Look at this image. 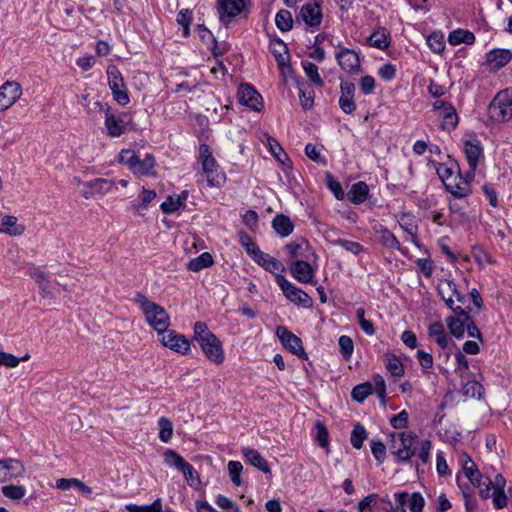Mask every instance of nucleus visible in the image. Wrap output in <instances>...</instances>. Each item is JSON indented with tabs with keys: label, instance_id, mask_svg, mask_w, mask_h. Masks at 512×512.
Segmentation results:
<instances>
[{
	"label": "nucleus",
	"instance_id": "6ab92c4d",
	"mask_svg": "<svg viewBox=\"0 0 512 512\" xmlns=\"http://www.w3.org/2000/svg\"><path fill=\"white\" fill-rule=\"evenodd\" d=\"M239 102L254 111H260L263 106L261 95L249 84H241L238 88Z\"/></svg>",
	"mask_w": 512,
	"mask_h": 512
},
{
	"label": "nucleus",
	"instance_id": "774afa93",
	"mask_svg": "<svg viewBox=\"0 0 512 512\" xmlns=\"http://www.w3.org/2000/svg\"><path fill=\"white\" fill-rule=\"evenodd\" d=\"M427 45L434 53H441L445 48V43L442 37L436 34H431L428 36Z\"/></svg>",
	"mask_w": 512,
	"mask_h": 512
},
{
	"label": "nucleus",
	"instance_id": "f257e3e1",
	"mask_svg": "<svg viewBox=\"0 0 512 512\" xmlns=\"http://www.w3.org/2000/svg\"><path fill=\"white\" fill-rule=\"evenodd\" d=\"M194 339L199 343L208 360L215 364H221L224 361V351L220 340L204 322L198 321L194 324Z\"/></svg>",
	"mask_w": 512,
	"mask_h": 512
},
{
	"label": "nucleus",
	"instance_id": "bb28decb",
	"mask_svg": "<svg viewBox=\"0 0 512 512\" xmlns=\"http://www.w3.org/2000/svg\"><path fill=\"white\" fill-rule=\"evenodd\" d=\"M367 43L369 46L384 50L390 46L391 36L387 29L383 27H378L375 29L372 34L367 39Z\"/></svg>",
	"mask_w": 512,
	"mask_h": 512
},
{
	"label": "nucleus",
	"instance_id": "338daca9",
	"mask_svg": "<svg viewBox=\"0 0 512 512\" xmlns=\"http://www.w3.org/2000/svg\"><path fill=\"white\" fill-rule=\"evenodd\" d=\"M371 452L375 459L382 464L386 459V447L381 441H372Z\"/></svg>",
	"mask_w": 512,
	"mask_h": 512
},
{
	"label": "nucleus",
	"instance_id": "20e7f679",
	"mask_svg": "<svg viewBox=\"0 0 512 512\" xmlns=\"http://www.w3.org/2000/svg\"><path fill=\"white\" fill-rule=\"evenodd\" d=\"M416 441L417 435L412 432L392 433L390 440L391 453L399 461L407 462L416 455Z\"/></svg>",
	"mask_w": 512,
	"mask_h": 512
},
{
	"label": "nucleus",
	"instance_id": "a878e982",
	"mask_svg": "<svg viewBox=\"0 0 512 512\" xmlns=\"http://www.w3.org/2000/svg\"><path fill=\"white\" fill-rule=\"evenodd\" d=\"M379 242L388 249H395L400 251L403 255H407V249L402 248L399 240L396 236L384 226H380L376 229Z\"/></svg>",
	"mask_w": 512,
	"mask_h": 512
},
{
	"label": "nucleus",
	"instance_id": "58836bf2",
	"mask_svg": "<svg viewBox=\"0 0 512 512\" xmlns=\"http://www.w3.org/2000/svg\"><path fill=\"white\" fill-rule=\"evenodd\" d=\"M385 368L394 377H402L404 375V366L397 356L386 354L384 359Z\"/></svg>",
	"mask_w": 512,
	"mask_h": 512
},
{
	"label": "nucleus",
	"instance_id": "bf43d9fd",
	"mask_svg": "<svg viewBox=\"0 0 512 512\" xmlns=\"http://www.w3.org/2000/svg\"><path fill=\"white\" fill-rule=\"evenodd\" d=\"M335 243L336 245L342 247L343 249L352 253L353 255H358L364 251V247L360 243L355 241L338 239Z\"/></svg>",
	"mask_w": 512,
	"mask_h": 512
},
{
	"label": "nucleus",
	"instance_id": "4c0bfd02",
	"mask_svg": "<svg viewBox=\"0 0 512 512\" xmlns=\"http://www.w3.org/2000/svg\"><path fill=\"white\" fill-rule=\"evenodd\" d=\"M0 231L12 236H18L24 232V227L17 224L15 216L7 215L1 220Z\"/></svg>",
	"mask_w": 512,
	"mask_h": 512
},
{
	"label": "nucleus",
	"instance_id": "864d4df0",
	"mask_svg": "<svg viewBox=\"0 0 512 512\" xmlns=\"http://www.w3.org/2000/svg\"><path fill=\"white\" fill-rule=\"evenodd\" d=\"M239 242L251 258L256 255L257 251H260L259 247L252 241L251 237L246 232L239 233Z\"/></svg>",
	"mask_w": 512,
	"mask_h": 512
},
{
	"label": "nucleus",
	"instance_id": "1a4fd4ad",
	"mask_svg": "<svg viewBox=\"0 0 512 512\" xmlns=\"http://www.w3.org/2000/svg\"><path fill=\"white\" fill-rule=\"evenodd\" d=\"M276 283L289 301L304 308L312 306V298L302 289L289 282L283 275L276 274Z\"/></svg>",
	"mask_w": 512,
	"mask_h": 512
},
{
	"label": "nucleus",
	"instance_id": "2f4dec72",
	"mask_svg": "<svg viewBox=\"0 0 512 512\" xmlns=\"http://www.w3.org/2000/svg\"><path fill=\"white\" fill-rule=\"evenodd\" d=\"M428 335L440 348L445 349L448 346L449 339L442 323H431L428 327Z\"/></svg>",
	"mask_w": 512,
	"mask_h": 512
},
{
	"label": "nucleus",
	"instance_id": "393cba45",
	"mask_svg": "<svg viewBox=\"0 0 512 512\" xmlns=\"http://www.w3.org/2000/svg\"><path fill=\"white\" fill-rule=\"evenodd\" d=\"M472 180L473 179L467 178L466 172L464 177L459 175L458 178H455L452 181H448L445 187L447 191H449L455 197L463 198L471 193L470 182Z\"/></svg>",
	"mask_w": 512,
	"mask_h": 512
},
{
	"label": "nucleus",
	"instance_id": "4be33fe9",
	"mask_svg": "<svg viewBox=\"0 0 512 512\" xmlns=\"http://www.w3.org/2000/svg\"><path fill=\"white\" fill-rule=\"evenodd\" d=\"M339 106L345 114H352L356 110L354 102L355 85L351 82H342Z\"/></svg>",
	"mask_w": 512,
	"mask_h": 512
},
{
	"label": "nucleus",
	"instance_id": "79ce46f5",
	"mask_svg": "<svg viewBox=\"0 0 512 512\" xmlns=\"http://www.w3.org/2000/svg\"><path fill=\"white\" fill-rule=\"evenodd\" d=\"M439 116L443 118V128L445 126H449L450 128L454 129L458 124V115L456 113L455 108L452 106V104H449L448 106H445L444 109H442L440 112H438Z\"/></svg>",
	"mask_w": 512,
	"mask_h": 512
},
{
	"label": "nucleus",
	"instance_id": "b1692460",
	"mask_svg": "<svg viewBox=\"0 0 512 512\" xmlns=\"http://www.w3.org/2000/svg\"><path fill=\"white\" fill-rule=\"evenodd\" d=\"M512 59V54L506 49H493L486 55L487 65L491 70L497 71L506 66Z\"/></svg>",
	"mask_w": 512,
	"mask_h": 512
},
{
	"label": "nucleus",
	"instance_id": "a18cd8bd",
	"mask_svg": "<svg viewBox=\"0 0 512 512\" xmlns=\"http://www.w3.org/2000/svg\"><path fill=\"white\" fill-rule=\"evenodd\" d=\"M158 429H159V439L167 443L170 441L173 435V425L172 422L166 417H160L158 420Z\"/></svg>",
	"mask_w": 512,
	"mask_h": 512
},
{
	"label": "nucleus",
	"instance_id": "052dcab7",
	"mask_svg": "<svg viewBox=\"0 0 512 512\" xmlns=\"http://www.w3.org/2000/svg\"><path fill=\"white\" fill-rule=\"evenodd\" d=\"M409 509L411 512H422L425 506V500L419 492L409 495Z\"/></svg>",
	"mask_w": 512,
	"mask_h": 512
},
{
	"label": "nucleus",
	"instance_id": "c756f323",
	"mask_svg": "<svg viewBox=\"0 0 512 512\" xmlns=\"http://www.w3.org/2000/svg\"><path fill=\"white\" fill-rule=\"evenodd\" d=\"M243 456L245 461L255 468L259 469L263 473H269L270 468L267 461L261 456V454L255 449H243Z\"/></svg>",
	"mask_w": 512,
	"mask_h": 512
},
{
	"label": "nucleus",
	"instance_id": "72a5a7b5",
	"mask_svg": "<svg viewBox=\"0 0 512 512\" xmlns=\"http://www.w3.org/2000/svg\"><path fill=\"white\" fill-rule=\"evenodd\" d=\"M289 256L291 258H307V252H309V244L305 239H297L293 242L288 243L285 246Z\"/></svg>",
	"mask_w": 512,
	"mask_h": 512
},
{
	"label": "nucleus",
	"instance_id": "e2e57ef3",
	"mask_svg": "<svg viewBox=\"0 0 512 512\" xmlns=\"http://www.w3.org/2000/svg\"><path fill=\"white\" fill-rule=\"evenodd\" d=\"M161 210L166 214L174 213L179 210L181 206V200H178L174 196H169L167 199L161 204Z\"/></svg>",
	"mask_w": 512,
	"mask_h": 512
},
{
	"label": "nucleus",
	"instance_id": "3c124183",
	"mask_svg": "<svg viewBox=\"0 0 512 512\" xmlns=\"http://www.w3.org/2000/svg\"><path fill=\"white\" fill-rule=\"evenodd\" d=\"M161 506L162 500L160 498H157L150 505L138 506L136 504H128L126 505V510L129 512H160Z\"/></svg>",
	"mask_w": 512,
	"mask_h": 512
},
{
	"label": "nucleus",
	"instance_id": "2eb2a0df",
	"mask_svg": "<svg viewBox=\"0 0 512 512\" xmlns=\"http://www.w3.org/2000/svg\"><path fill=\"white\" fill-rule=\"evenodd\" d=\"M335 58L345 72L349 74L360 72V58L354 50L338 45Z\"/></svg>",
	"mask_w": 512,
	"mask_h": 512
},
{
	"label": "nucleus",
	"instance_id": "f3484780",
	"mask_svg": "<svg viewBox=\"0 0 512 512\" xmlns=\"http://www.w3.org/2000/svg\"><path fill=\"white\" fill-rule=\"evenodd\" d=\"M129 121L125 113L115 114L108 106L105 110V127L111 137H120L126 130Z\"/></svg>",
	"mask_w": 512,
	"mask_h": 512
},
{
	"label": "nucleus",
	"instance_id": "c03bdc74",
	"mask_svg": "<svg viewBox=\"0 0 512 512\" xmlns=\"http://www.w3.org/2000/svg\"><path fill=\"white\" fill-rule=\"evenodd\" d=\"M2 494L13 501L21 500L26 495V489L21 485H5L1 488Z\"/></svg>",
	"mask_w": 512,
	"mask_h": 512
},
{
	"label": "nucleus",
	"instance_id": "4468645a",
	"mask_svg": "<svg viewBox=\"0 0 512 512\" xmlns=\"http://www.w3.org/2000/svg\"><path fill=\"white\" fill-rule=\"evenodd\" d=\"M276 335L280 339L282 345L285 348H287L292 354L298 356L300 359L308 358V355L302 346L301 339L292 332H290L286 327H277Z\"/></svg>",
	"mask_w": 512,
	"mask_h": 512
},
{
	"label": "nucleus",
	"instance_id": "c9c22d12",
	"mask_svg": "<svg viewBox=\"0 0 512 512\" xmlns=\"http://www.w3.org/2000/svg\"><path fill=\"white\" fill-rule=\"evenodd\" d=\"M155 166L154 157L151 154H145L143 159L137 156L136 161L131 169L135 174L149 175Z\"/></svg>",
	"mask_w": 512,
	"mask_h": 512
},
{
	"label": "nucleus",
	"instance_id": "7c9ffc66",
	"mask_svg": "<svg viewBox=\"0 0 512 512\" xmlns=\"http://www.w3.org/2000/svg\"><path fill=\"white\" fill-rule=\"evenodd\" d=\"M56 488L59 490H68L70 488H75L79 490L84 495H90L92 493V488L87 486L84 482L76 478H60L56 481Z\"/></svg>",
	"mask_w": 512,
	"mask_h": 512
},
{
	"label": "nucleus",
	"instance_id": "37998d69",
	"mask_svg": "<svg viewBox=\"0 0 512 512\" xmlns=\"http://www.w3.org/2000/svg\"><path fill=\"white\" fill-rule=\"evenodd\" d=\"M302 67L304 69L306 76L314 85L318 87L323 86L324 82L318 72V67L314 63L309 61H303Z\"/></svg>",
	"mask_w": 512,
	"mask_h": 512
},
{
	"label": "nucleus",
	"instance_id": "9b49d317",
	"mask_svg": "<svg viewBox=\"0 0 512 512\" xmlns=\"http://www.w3.org/2000/svg\"><path fill=\"white\" fill-rule=\"evenodd\" d=\"M463 152L469 166L467 178L474 179L476 168L484 158L483 146L478 139L473 138L464 142Z\"/></svg>",
	"mask_w": 512,
	"mask_h": 512
},
{
	"label": "nucleus",
	"instance_id": "680f3d73",
	"mask_svg": "<svg viewBox=\"0 0 512 512\" xmlns=\"http://www.w3.org/2000/svg\"><path fill=\"white\" fill-rule=\"evenodd\" d=\"M456 368L455 371L461 376L465 377L466 372L469 369V362L467 357L460 351L455 354Z\"/></svg>",
	"mask_w": 512,
	"mask_h": 512
},
{
	"label": "nucleus",
	"instance_id": "de8ad7c7",
	"mask_svg": "<svg viewBox=\"0 0 512 512\" xmlns=\"http://www.w3.org/2000/svg\"><path fill=\"white\" fill-rule=\"evenodd\" d=\"M399 224H400L401 228L405 232V238H404L405 241H410L416 247H420V244H419V241H418V236H417V232H418L417 225H415L413 223L404 222L403 218L401 219Z\"/></svg>",
	"mask_w": 512,
	"mask_h": 512
},
{
	"label": "nucleus",
	"instance_id": "f03ea898",
	"mask_svg": "<svg viewBox=\"0 0 512 512\" xmlns=\"http://www.w3.org/2000/svg\"><path fill=\"white\" fill-rule=\"evenodd\" d=\"M134 302L143 312L147 323L157 331L158 335L169 327L170 317L162 306L149 300L142 293H136Z\"/></svg>",
	"mask_w": 512,
	"mask_h": 512
},
{
	"label": "nucleus",
	"instance_id": "39448f33",
	"mask_svg": "<svg viewBox=\"0 0 512 512\" xmlns=\"http://www.w3.org/2000/svg\"><path fill=\"white\" fill-rule=\"evenodd\" d=\"M491 119L499 122L512 119V87L498 92L488 105Z\"/></svg>",
	"mask_w": 512,
	"mask_h": 512
},
{
	"label": "nucleus",
	"instance_id": "a19ab883",
	"mask_svg": "<svg viewBox=\"0 0 512 512\" xmlns=\"http://www.w3.org/2000/svg\"><path fill=\"white\" fill-rule=\"evenodd\" d=\"M275 24L282 32H288L293 27V19L290 11L282 9L275 16Z\"/></svg>",
	"mask_w": 512,
	"mask_h": 512
},
{
	"label": "nucleus",
	"instance_id": "f8f14e48",
	"mask_svg": "<svg viewBox=\"0 0 512 512\" xmlns=\"http://www.w3.org/2000/svg\"><path fill=\"white\" fill-rule=\"evenodd\" d=\"M160 342L167 348L173 350L182 355H186L190 351V342L189 340L182 334L176 332L175 330H169L168 328L160 333L159 335Z\"/></svg>",
	"mask_w": 512,
	"mask_h": 512
},
{
	"label": "nucleus",
	"instance_id": "4d7b16f0",
	"mask_svg": "<svg viewBox=\"0 0 512 512\" xmlns=\"http://www.w3.org/2000/svg\"><path fill=\"white\" fill-rule=\"evenodd\" d=\"M459 314L461 316H465V320L467 322L466 326H465V330H467L468 335L472 338H477L481 341L482 340L481 332L478 329V327L476 326V324L473 322V320L471 319L469 313L464 309V310H461V312Z\"/></svg>",
	"mask_w": 512,
	"mask_h": 512
},
{
	"label": "nucleus",
	"instance_id": "8fccbe9b",
	"mask_svg": "<svg viewBox=\"0 0 512 512\" xmlns=\"http://www.w3.org/2000/svg\"><path fill=\"white\" fill-rule=\"evenodd\" d=\"M338 344L342 357L345 360H349L354 351L353 340L347 335H342L338 340Z\"/></svg>",
	"mask_w": 512,
	"mask_h": 512
},
{
	"label": "nucleus",
	"instance_id": "9d476101",
	"mask_svg": "<svg viewBox=\"0 0 512 512\" xmlns=\"http://www.w3.org/2000/svg\"><path fill=\"white\" fill-rule=\"evenodd\" d=\"M296 19L304 22L312 31L317 30L323 19L322 0H309L303 4Z\"/></svg>",
	"mask_w": 512,
	"mask_h": 512
},
{
	"label": "nucleus",
	"instance_id": "473e14b6",
	"mask_svg": "<svg viewBox=\"0 0 512 512\" xmlns=\"http://www.w3.org/2000/svg\"><path fill=\"white\" fill-rule=\"evenodd\" d=\"M272 227L275 230V232L281 237H287L293 232L294 229V225L291 222L290 218L283 214L275 216V218L272 221Z\"/></svg>",
	"mask_w": 512,
	"mask_h": 512
},
{
	"label": "nucleus",
	"instance_id": "5701e85b",
	"mask_svg": "<svg viewBox=\"0 0 512 512\" xmlns=\"http://www.w3.org/2000/svg\"><path fill=\"white\" fill-rule=\"evenodd\" d=\"M459 462L462 465L463 472L469 481L477 487L482 485V474L478 470L477 466L467 453H462L459 456Z\"/></svg>",
	"mask_w": 512,
	"mask_h": 512
},
{
	"label": "nucleus",
	"instance_id": "cd10ccee",
	"mask_svg": "<svg viewBox=\"0 0 512 512\" xmlns=\"http://www.w3.org/2000/svg\"><path fill=\"white\" fill-rule=\"evenodd\" d=\"M270 51L274 55L279 68L285 67L289 62V53L286 44L281 39L270 42Z\"/></svg>",
	"mask_w": 512,
	"mask_h": 512
},
{
	"label": "nucleus",
	"instance_id": "a211bd4d",
	"mask_svg": "<svg viewBox=\"0 0 512 512\" xmlns=\"http://www.w3.org/2000/svg\"><path fill=\"white\" fill-rule=\"evenodd\" d=\"M24 472L25 467L21 461L13 458L0 460V483L21 477Z\"/></svg>",
	"mask_w": 512,
	"mask_h": 512
},
{
	"label": "nucleus",
	"instance_id": "0e129e2a",
	"mask_svg": "<svg viewBox=\"0 0 512 512\" xmlns=\"http://www.w3.org/2000/svg\"><path fill=\"white\" fill-rule=\"evenodd\" d=\"M268 144L271 153L277 158L280 162L284 163L285 160H288L287 154L284 152L282 147L279 145L276 139L268 138Z\"/></svg>",
	"mask_w": 512,
	"mask_h": 512
},
{
	"label": "nucleus",
	"instance_id": "09e8293b",
	"mask_svg": "<svg viewBox=\"0 0 512 512\" xmlns=\"http://www.w3.org/2000/svg\"><path fill=\"white\" fill-rule=\"evenodd\" d=\"M366 437L367 433L365 428L360 424L355 425L350 437L352 446L355 449H360L363 446V442L366 439Z\"/></svg>",
	"mask_w": 512,
	"mask_h": 512
},
{
	"label": "nucleus",
	"instance_id": "ddd939ff",
	"mask_svg": "<svg viewBox=\"0 0 512 512\" xmlns=\"http://www.w3.org/2000/svg\"><path fill=\"white\" fill-rule=\"evenodd\" d=\"M82 185L81 194L85 199L97 196L103 197L114 187V181L105 178H96L91 181L79 182Z\"/></svg>",
	"mask_w": 512,
	"mask_h": 512
},
{
	"label": "nucleus",
	"instance_id": "e433bc0d",
	"mask_svg": "<svg viewBox=\"0 0 512 512\" xmlns=\"http://www.w3.org/2000/svg\"><path fill=\"white\" fill-rule=\"evenodd\" d=\"M448 41L453 46L462 43L473 44L475 42V36L471 31L459 28L449 33Z\"/></svg>",
	"mask_w": 512,
	"mask_h": 512
},
{
	"label": "nucleus",
	"instance_id": "aec40b11",
	"mask_svg": "<svg viewBox=\"0 0 512 512\" xmlns=\"http://www.w3.org/2000/svg\"><path fill=\"white\" fill-rule=\"evenodd\" d=\"M290 273L294 279L300 283H313L315 270L304 260H296L289 267Z\"/></svg>",
	"mask_w": 512,
	"mask_h": 512
},
{
	"label": "nucleus",
	"instance_id": "dca6fc26",
	"mask_svg": "<svg viewBox=\"0 0 512 512\" xmlns=\"http://www.w3.org/2000/svg\"><path fill=\"white\" fill-rule=\"evenodd\" d=\"M22 95V87L16 81H6L0 86V115L8 110Z\"/></svg>",
	"mask_w": 512,
	"mask_h": 512
},
{
	"label": "nucleus",
	"instance_id": "ea45409f",
	"mask_svg": "<svg viewBox=\"0 0 512 512\" xmlns=\"http://www.w3.org/2000/svg\"><path fill=\"white\" fill-rule=\"evenodd\" d=\"M213 264V258L210 253L204 252L188 262L187 268L193 272H199Z\"/></svg>",
	"mask_w": 512,
	"mask_h": 512
},
{
	"label": "nucleus",
	"instance_id": "49530a36",
	"mask_svg": "<svg viewBox=\"0 0 512 512\" xmlns=\"http://www.w3.org/2000/svg\"><path fill=\"white\" fill-rule=\"evenodd\" d=\"M463 393L471 398H481L484 393V387L477 380H468L463 386Z\"/></svg>",
	"mask_w": 512,
	"mask_h": 512
},
{
	"label": "nucleus",
	"instance_id": "5fc2aeb1",
	"mask_svg": "<svg viewBox=\"0 0 512 512\" xmlns=\"http://www.w3.org/2000/svg\"><path fill=\"white\" fill-rule=\"evenodd\" d=\"M108 84L110 88L122 87L124 80L116 66H109L107 68Z\"/></svg>",
	"mask_w": 512,
	"mask_h": 512
},
{
	"label": "nucleus",
	"instance_id": "0eeeda50",
	"mask_svg": "<svg viewBox=\"0 0 512 512\" xmlns=\"http://www.w3.org/2000/svg\"><path fill=\"white\" fill-rule=\"evenodd\" d=\"M164 461L167 465L181 471L187 483L196 488L200 484V478L195 468L174 450L168 449L164 453Z\"/></svg>",
	"mask_w": 512,
	"mask_h": 512
},
{
	"label": "nucleus",
	"instance_id": "c85d7f7f",
	"mask_svg": "<svg viewBox=\"0 0 512 512\" xmlns=\"http://www.w3.org/2000/svg\"><path fill=\"white\" fill-rule=\"evenodd\" d=\"M368 193V185L363 181H359L351 186L347 197L351 203L359 205L366 201Z\"/></svg>",
	"mask_w": 512,
	"mask_h": 512
},
{
	"label": "nucleus",
	"instance_id": "423d86ee",
	"mask_svg": "<svg viewBox=\"0 0 512 512\" xmlns=\"http://www.w3.org/2000/svg\"><path fill=\"white\" fill-rule=\"evenodd\" d=\"M250 6L248 0H217L216 2L219 20L225 26H228L237 16L246 17L250 12Z\"/></svg>",
	"mask_w": 512,
	"mask_h": 512
},
{
	"label": "nucleus",
	"instance_id": "6e6d98bb",
	"mask_svg": "<svg viewBox=\"0 0 512 512\" xmlns=\"http://www.w3.org/2000/svg\"><path fill=\"white\" fill-rule=\"evenodd\" d=\"M29 357V354H25L22 358H18L12 354L0 351V365H3L8 368H13L16 367L20 363V361L28 360Z\"/></svg>",
	"mask_w": 512,
	"mask_h": 512
},
{
	"label": "nucleus",
	"instance_id": "6e6552de",
	"mask_svg": "<svg viewBox=\"0 0 512 512\" xmlns=\"http://www.w3.org/2000/svg\"><path fill=\"white\" fill-rule=\"evenodd\" d=\"M437 289L441 299L454 313H460L461 310H464L461 305L465 303L466 298L459 293L454 281L443 280L438 284Z\"/></svg>",
	"mask_w": 512,
	"mask_h": 512
},
{
	"label": "nucleus",
	"instance_id": "69168bd1",
	"mask_svg": "<svg viewBox=\"0 0 512 512\" xmlns=\"http://www.w3.org/2000/svg\"><path fill=\"white\" fill-rule=\"evenodd\" d=\"M417 360L425 373H428L433 366V357L423 350L417 351Z\"/></svg>",
	"mask_w": 512,
	"mask_h": 512
},
{
	"label": "nucleus",
	"instance_id": "603ef678",
	"mask_svg": "<svg viewBox=\"0 0 512 512\" xmlns=\"http://www.w3.org/2000/svg\"><path fill=\"white\" fill-rule=\"evenodd\" d=\"M372 392V385L370 383H363L355 386L351 392L353 400L363 402Z\"/></svg>",
	"mask_w": 512,
	"mask_h": 512
},
{
	"label": "nucleus",
	"instance_id": "f704fd0d",
	"mask_svg": "<svg viewBox=\"0 0 512 512\" xmlns=\"http://www.w3.org/2000/svg\"><path fill=\"white\" fill-rule=\"evenodd\" d=\"M457 316H448L446 318V324L450 331V333L456 337L461 338L465 333L466 320L465 316H461L459 313H456Z\"/></svg>",
	"mask_w": 512,
	"mask_h": 512
},
{
	"label": "nucleus",
	"instance_id": "7ed1b4c3",
	"mask_svg": "<svg viewBox=\"0 0 512 512\" xmlns=\"http://www.w3.org/2000/svg\"><path fill=\"white\" fill-rule=\"evenodd\" d=\"M198 161L202 167V176L205 177L208 186L220 187L225 182L226 175L212 156L209 145H200Z\"/></svg>",
	"mask_w": 512,
	"mask_h": 512
},
{
	"label": "nucleus",
	"instance_id": "412c9836",
	"mask_svg": "<svg viewBox=\"0 0 512 512\" xmlns=\"http://www.w3.org/2000/svg\"><path fill=\"white\" fill-rule=\"evenodd\" d=\"M259 266L266 271L274 274H281L285 272V266L275 257L263 251H257L256 255L252 258Z\"/></svg>",
	"mask_w": 512,
	"mask_h": 512
},
{
	"label": "nucleus",
	"instance_id": "13d9d810",
	"mask_svg": "<svg viewBox=\"0 0 512 512\" xmlns=\"http://www.w3.org/2000/svg\"><path fill=\"white\" fill-rule=\"evenodd\" d=\"M243 466L239 461H229L228 463V472L231 478V481L234 485H241L240 474L242 472Z\"/></svg>",
	"mask_w": 512,
	"mask_h": 512
}]
</instances>
